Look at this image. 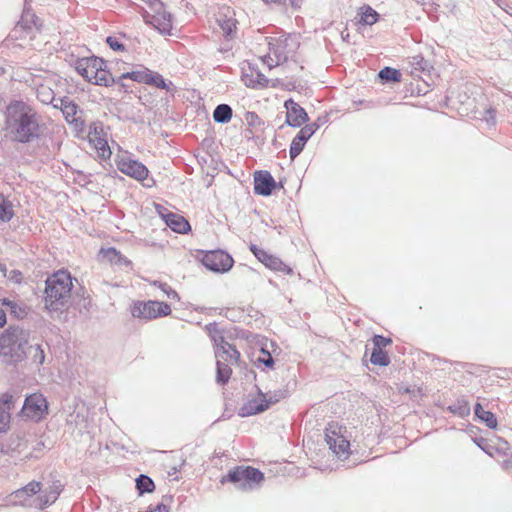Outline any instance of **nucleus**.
Returning a JSON list of instances; mask_svg holds the SVG:
<instances>
[{"label": "nucleus", "instance_id": "nucleus-31", "mask_svg": "<svg viewBox=\"0 0 512 512\" xmlns=\"http://www.w3.org/2000/svg\"><path fill=\"white\" fill-rule=\"evenodd\" d=\"M264 395L267 396L265 397V400L267 401V405L269 408L272 404H275L280 400L287 398L289 396V391L284 386L274 390H267L266 392H264Z\"/></svg>", "mask_w": 512, "mask_h": 512}, {"label": "nucleus", "instance_id": "nucleus-45", "mask_svg": "<svg viewBox=\"0 0 512 512\" xmlns=\"http://www.w3.org/2000/svg\"><path fill=\"white\" fill-rule=\"evenodd\" d=\"M37 500H38L37 506L40 509H44V508L48 507L49 505L53 504L57 499H56L55 494L50 495V493L47 490H45L43 492V494L38 497Z\"/></svg>", "mask_w": 512, "mask_h": 512}, {"label": "nucleus", "instance_id": "nucleus-7", "mask_svg": "<svg viewBox=\"0 0 512 512\" xmlns=\"http://www.w3.org/2000/svg\"><path fill=\"white\" fill-rule=\"evenodd\" d=\"M270 53L276 58V64H281L292 58L300 47L299 36L282 34L279 37H266Z\"/></svg>", "mask_w": 512, "mask_h": 512}, {"label": "nucleus", "instance_id": "nucleus-25", "mask_svg": "<svg viewBox=\"0 0 512 512\" xmlns=\"http://www.w3.org/2000/svg\"><path fill=\"white\" fill-rule=\"evenodd\" d=\"M471 413L470 402L465 397L458 398L453 404H450V414L460 418H466Z\"/></svg>", "mask_w": 512, "mask_h": 512}, {"label": "nucleus", "instance_id": "nucleus-37", "mask_svg": "<svg viewBox=\"0 0 512 512\" xmlns=\"http://www.w3.org/2000/svg\"><path fill=\"white\" fill-rule=\"evenodd\" d=\"M254 362L266 368H272L275 363L274 358L265 347H261L259 355L255 358Z\"/></svg>", "mask_w": 512, "mask_h": 512}, {"label": "nucleus", "instance_id": "nucleus-11", "mask_svg": "<svg viewBox=\"0 0 512 512\" xmlns=\"http://www.w3.org/2000/svg\"><path fill=\"white\" fill-rule=\"evenodd\" d=\"M48 408V401L43 394L32 393L26 396L22 411L32 419L41 420L48 414Z\"/></svg>", "mask_w": 512, "mask_h": 512}, {"label": "nucleus", "instance_id": "nucleus-52", "mask_svg": "<svg viewBox=\"0 0 512 512\" xmlns=\"http://www.w3.org/2000/svg\"><path fill=\"white\" fill-rule=\"evenodd\" d=\"M336 438H343V436L339 435L335 431H332L331 433L327 432L325 435V441L331 451L337 449L338 441L336 440Z\"/></svg>", "mask_w": 512, "mask_h": 512}, {"label": "nucleus", "instance_id": "nucleus-18", "mask_svg": "<svg viewBox=\"0 0 512 512\" xmlns=\"http://www.w3.org/2000/svg\"><path fill=\"white\" fill-rule=\"evenodd\" d=\"M57 101H59V109L62 111L63 116L68 123L75 124L76 126L79 124L83 125V121L77 116L78 113H82V110L73 100L64 96L62 98H58Z\"/></svg>", "mask_w": 512, "mask_h": 512}, {"label": "nucleus", "instance_id": "nucleus-46", "mask_svg": "<svg viewBox=\"0 0 512 512\" xmlns=\"http://www.w3.org/2000/svg\"><path fill=\"white\" fill-rule=\"evenodd\" d=\"M96 148L100 152V155L103 159L110 158L111 150L106 139L97 137Z\"/></svg>", "mask_w": 512, "mask_h": 512}, {"label": "nucleus", "instance_id": "nucleus-43", "mask_svg": "<svg viewBox=\"0 0 512 512\" xmlns=\"http://www.w3.org/2000/svg\"><path fill=\"white\" fill-rule=\"evenodd\" d=\"M244 120H245L246 124L248 125V127H251V128H257V127H260L261 125H263V121L261 120V118L258 116L257 113H255L253 111L246 112L245 116H244Z\"/></svg>", "mask_w": 512, "mask_h": 512}, {"label": "nucleus", "instance_id": "nucleus-49", "mask_svg": "<svg viewBox=\"0 0 512 512\" xmlns=\"http://www.w3.org/2000/svg\"><path fill=\"white\" fill-rule=\"evenodd\" d=\"M41 491V482L38 481H31L28 483L25 487H23L21 490L17 491V493H25L28 496H32L37 494Z\"/></svg>", "mask_w": 512, "mask_h": 512}, {"label": "nucleus", "instance_id": "nucleus-9", "mask_svg": "<svg viewBox=\"0 0 512 512\" xmlns=\"http://www.w3.org/2000/svg\"><path fill=\"white\" fill-rule=\"evenodd\" d=\"M201 263L214 273H226L234 264L232 256L224 250L216 249L202 252Z\"/></svg>", "mask_w": 512, "mask_h": 512}, {"label": "nucleus", "instance_id": "nucleus-29", "mask_svg": "<svg viewBox=\"0 0 512 512\" xmlns=\"http://www.w3.org/2000/svg\"><path fill=\"white\" fill-rule=\"evenodd\" d=\"M256 76L252 74L249 76L245 74V84L247 87L251 88H265L268 86L269 80L268 78L261 73L259 70L255 71Z\"/></svg>", "mask_w": 512, "mask_h": 512}, {"label": "nucleus", "instance_id": "nucleus-26", "mask_svg": "<svg viewBox=\"0 0 512 512\" xmlns=\"http://www.w3.org/2000/svg\"><path fill=\"white\" fill-rule=\"evenodd\" d=\"M135 487L139 496H143L146 493H152L155 490L154 481L145 474H140L135 479Z\"/></svg>", "mask_w": 512, "mask_h": 512}, {"label": "nucleus", "instance_id": "nucleus-20", "mask_svg": "<svg viewBox=\"0 0 512 512\" xmlns=\"http://www.w3.org/2000/svg\"><path fill=\"white\" fill-rule=\"evenodd\" d=\"M148 23L152 24L161 34H170L172 29V15L165 8L155 12Z\"/></svg>", "mask_w": 512, "mask_h": 512}, {"label": "nucleus", "instance_id": "nucleus-19", "mask_svg": "<svg viewBox=\"0 0 512 512\" xmlns=\"http://www.w3.org/2000/svg\"><path fill=\"white\" fill-rule=\"evenodd\" d=\"M162 213L158 211L161 217L164 219L166 225L176 233L186 234L190 231L191 226L189 222L181 215L167 211Z\"/></svg>", "mask_w": 512, "mask_h": 512}, {"label": "nucleus", "instance_id": "nucleus-39", "mask_svg": "<svg viewBox=\"0 0 512 512\" xmlns=\"http://www.w3.org/2000/svg\"><path fill=\"white\" fill-rule=\"evenodd\" d=\"M99 255L102 257V259L107 260L111 264L119 263L120 252L114 247H109L106 249L101 248Z\"/></svg>", "mask_w": 512, "mask_h": 512}, {"label": "nucleus", "instance_id": "nucleus-8", "mask_svg": "<svg viewBox=\"0 0 512 512\" xmlns=\"http://www.w3.org/2000/svg\"><path fill=\"white\" fill-rule=\"evenodd\" d=\"M130 311L134 318L148 321L171 314V307L169 304L161 301H135Z\"/></svg>", "mask_w": 512, "mask_h": 512}, {"label": "nucleus", "instance_id": "nucleus-35", "mask_svg": "<svg viewBox=\"0 0 512 512\" xmlns=\"http://www.w3.org/2000/svg\"><path fill=\"white\" fill-rule=\"evenodd\" d=\"M398 388L401 395H408L415 402L424 395L422 386H398Z\"/></svg>", "mask_w": 512, "mask_h": 512}, {"label": "nucleus", "instance_id": "nucleus-57", "mask_svg": "<svg viewBox=\"0 0 512 512\" xmlns=\"http://www.w3.org/2000/svg\"><path fill=\"white\" fill-rule=\"evenodd\" d=\"M147 3L150 7V9L155 12H159L161 9L164 8V4L161 0H147Z\"/></svg>", "mask_w": 512, "mask_h": 512}, {"label": "nucleus", "instance_id": "nucleus-28", "mask_svg": "<svg viewBox=\"0 0 512 512\" xmlns=\"http://www.w3.org/2000/svg\"><path fill=\"white\" fill-rule=\"evenodd\" d=\"M378 78L383 84L397 83L401 81V72L392 67H384L378 73Z\"/></svg>", "mask_w": 512, "mask_h": 512}, {"label": "nucleus", "instance_id": "nucleus-51", "mask_svg": "<svg viewBox=\"0 0 512 512\" xmlns=\"http://www.w3.org/2000/svg\"><path fill=\"white\" fill-rule=\"evenodd\" d=\"M106 43L110 47V49L114 51H125L124 44L117 37L108 36L106 38Z\"/></svg>", "mask_w": 512, "mask_h": 512}, {"label": "nucleus", "instance_id": "nucleus-1", "mask_svg": "<svg viewBox=\"0 0 512 512\" xmlns=\"http://www.w3.org/2000/svg\"><path fill=\"white\" fill-rule=\"evenodd\" d=\"M4 124L12 142L29 144L42 134L41 116L23 100H12L4 111Z\"/></svg>", "mask_w": 512, "mask_h": 512}, {"label": "nucleus", "instance_id": "nucleus-44", "mask_svg": "<svg viewBox=\"0 0 512 512\" xmlns=\"http://www.w3.org/2000/svg\"><path fill=\"white\" fill-rule=\"evenodd\" d=\"M37 98L42 103L49 104L50 102H54L55 95H54V92L51 89L43 87L40 90H38Z\"/></svg>", "mask_w": 512, "mask_h": 512}, {"label": "nucleus", "instance_id": "nucleus-10", "mask_svg": "<svg viewBox=\"0 0 512 512\" xmlns=\"http://www.w3.org/2000/svg\"><path fill=\"white\" fill-rule=\"evenodd\" d=\"M472 442L490 457H505L511 454L510 444L507 440L497 437L496 441L482 436H473Z\"/></svg>", "mask_w": 512, "mask_h": 512}, {"label": "nucleus", "instance_id": "nucleus-5", "mask_svg": "<svg viewBox=\"0 0 512 512\" xmlns=\"http://www.w3.org/2000/svg\"><path fill=\"white\" fill-rule=\"evenodd\" d=\"M75 69L79 75L92 84L109 87L116 83L115 77L106 70V62L102 58L91 56L78 59Z\"/></svg>", "mask_w": 512, "mask_h": 512}, {"label": "nucleus", "instance_id": "nucleus-27", "mask_svg": "<svg viewBox=\"0 0 512 512\" xmlns=\"http://www.w3.org/2000/svg\"><path fill=\"white\" fill-rule=\"evenodd\" d=\"M233 110L228 104H219L213 111V119L216 123L226 124L232 118Z\"/></svg>", "mask_w": 512, "mask_h": 512}, {"label": "nucleus", "instance_id": "nucleus-36", "mask_svg": "<svg viewBox=\"0 0 512 512\" xmlns=\"http://www.w3.org/2000/svg\"><path fill=\"white\" fill-rule=\"evenodd\" d=\"M1 301L2 305L9 309L10 313L16 318H23L26 315L25 309L19 306L15 301L8 298H3Z\"/></svg>", "mask_w": 512, "mask_h": 512}, {"label": "nucleus", "instance_id": "nucleus-41", "mask_svg": "<svg viewBox=\"0 0 512 512\" xmlns=\"http://www.w3.org/2000/svg\"><path fill=\"white\" fill-rule=\"evenodd\" d=\"M411 64L413 66V70L411 73L415 76H418L416 74L417 72H424V71L428 70V67H429L428 62L421 55L414 56L412 58Z\"/></svg>", "mask_w": 512, "mask_h": 512}, {"label": "nucleus", "instance_id": "nucleus-22", "mask_svg": "<svg viewBox=\"0 0 512 512\" xmlns=\"http://www.w3.org/2000/svg\"><path fill=\"white\" fill-rule=\"evenodd\" d=\"M148 74H149V69L145 68V67H141V69H139V70H133V71L125 72V73L121 74L118 78H115V80H116L115 84H118L124 90V92H128V87L126 86V84H124L122 82L123 80L130 79V80L138 82V83L146 84Z\"/></svg>", "mask_w": 512, "mask_h": 512}, {"label": "nucleus", "instance_id": "nucleus-54", "mask_svg": "<svg viewBox=\"0 0 512 512\" xmlns=\"http://www.w3.org/2000/svg\"><path fill=\"white\" fill-rule=\"evenodd\" d=\"M62 489H63V484L59 480H53L52 484L46 490L50 493V495L55 494L56 499H58Z\"/></svg>", "mask_w": 512, "mask_h": 512}, {"label": "nucleus", "instance_id": "nucleus-13", "mask_svg": "<svg viewBox=\"0 0 512 512\" xmlns=\"http://www.w3.org/2000/svg\"><path fill=\"white\" fill-rule=\"evenodd\" d=\"M473 94L470 86H462L457 95L453 97L452 108L462 116L473 113L477 107L476 98L472 96Z\"/></svg>", "mask_w": 512, "mask_h": 512}, {"label": "nucleus", "instance_id": "nucleus-50", "mask_svg": "<svg viewBox=\"0 0 512 512\" xmlns=\"http://www.w3.org/2000/svg\"><path fill=\"white\" fill-rule=\"evenodd\" d=\"M154 284L157 285L167 295L169 299H180L178 293L174 289H172L167 283L156 281Z\"/></svg>", "mask_w": 512, "mask_h": 512}, {"label": "nucleus", "instance_id": "nucleus-55", "mask_svg": "<svg viewBox=\"0 0 512 512\" xmlns=\"http://www.w3.org/2000/svg\"><path fill=\"white\" fill-rule=\"evenodd\" d=\"M261 60L264 64H266L268 66L269 69H272L279 65V64H276V58L270 52L268 54L264 55L261 58Z\"/></svg>", "mask_w": 512, "mask_h": 512}, {"label": "nucleus", "instance_id": "nucleus-64", "mask_svg": "<svg viewBox=\"0 0 512 512\" xmlns=\"http://www.w3.org/2000/svg\"><path fill=\"white\" fill-rule=\"evenodd\" d=\"M244 136H245V138H247V139H251V138H253V137H254V133H253V130H252V128H251V127H248V128H246V129L244 130Z\"/></svg>", "mask_w": 512, "mask_h": 512}, {"label": "nucleus", "instance_id": "nucleus-61", "mask_svg": "<svg viewBox=\"0 0 512 512\" xmlns=\"http://www.w3.org/2000/svg\"><path fill=\"white\" fill-rule=\"evenodd\" d=\"M151 510L152 512H169V507L167 503L161 502Z\"/></svg>", "mask_w": 512, "mask_h": 512}, {"label": "nucleus", "instance_id": "nucleus-59", "mask_svg": "<svg viewBox=\"0 0 512 512\" xmlns=\"http://www.w3.org/2000/svg\"><path fill=\"white\" fill-rule=\"evenodd\" d=\"M466 433L471 437V439L473 438V436H479L478 435V432L480 431V428L475 426V425H472V424H468L466 426V429H465Z\"/></svg>", "mask_w": 512, "mask_h": 512}, {"label": "nucleus", "instance_id": "nucleus-60", "mask_svg": "<svg viewBox=\"0 0 512 512\" xmlns=\"http://www.w3.org/2000/svg\"><path fill=\"white\" fill-rule=\"evenodd\" d=\"M271 254H269L267 251L265 250H261L257 256H255L261 263H263L264 265L267 263L269 257H270Z\"/></svg>", "mask_w": 512, "mask_h": 512}, {"label": "nucleus", "instance_id": "nucleus-15", "mask_svg": "<svg viewBox=\"0 0 512 512\" xmlns=\"http://www.w3.org/2000/svg\"><path fill=\"white\" fill-rule=\"evenodd\" d=\"M254 193L260 196H270L280 186L267 170H259L254 173Z\"/></svg>", "mask_w": 512, "mask_h": 512}, {"label": "nucleus", "instance_id": "nucleus-3", "mask_svg": "<svg viewBox=\"0 0 512 512\" xmlns=\"http://www.w3.org/2000/svg\"><path fill=\"white\" fill-rule=\"evenodd\" d=\"M29 331L11 325L0 334V362L6 366H17L28 355Z\"/></svg>", "mask_w": 512, "mask_h": 512}, {"label": "nucleus", "instance_id": "nucleus-2", "mask_svg": "<svg viewBox=\"0 0 512 512\" xmlns=\"http://www.w3.org/2000/svg\"><path fill=\"white\" fill-rule=\"evenodd\" d=\"M71 274L64 269L49 275L45 280L44 302L50 313H62L70 305L73 288Z\"/></svg>", "mask_w": 512, "mask_h": 512}, {"label": "nucleus", "instance_id": "nucleus-40", "mask_svg": "<svg viewBox=\"0 0 512 512\" xmlns=\"http://www.w3.org/2000/svg\"><path fill=\"white\" fill-rule=\"evenodd\" d=\"M28 353L32 354V360L34 363L39 365L43 364L45 360V353L41 345L36 344L33 346L29 344Z\"/></svg>", "mask_w": 512, "mask_h": 512}, {"label": "nucleus", "instance_id": "nucleus-4", "mask_svg": "<svg viewBox=\"0 0 512 512\" xmlns=\"http://www.w3.org/2000/svg\"><path fill=\"white\" fill-rule=\"evenodd\" d=\"M216 361V381L218 384H226L231 376V365H238L240 359L239 351L225 340L223 335L218 338L213 336Z\"/></svg>", "mask_w": 512, "mask_h": 512}, {"label": "nucleus", "instance_id": "nucleus-23", "mask_svg": "<svg viewBox=\"0 0 512 512\" xmlns=\"http://www.w3.org/2000/svg\"><path fill=\"white\" fill-rule=\"evenodd\" d=\"M474 419L485 424L489 429H496L498 426L496 415L490 410H485L480 402L474 405Z\"/></svg>", "mask_w": 512, "mask_h": 512}, {"label": "nucleus", "instance_id": "nucleus-58", "mask_svg": "<svg viewBox=\"0 0 512 512\" xmlns=\"http://www.w3.org/2000/svg\"><path fill=\"white\" fill-rule=\"evenodd\" d=\"M206 329L209 332V335L211 339L213 340V336H216L218 338L219 335H222L221 332L218 329V326L216 323H210L206 326Z\"/></svg>", "mask_w": 512, "mask_h": 512}, {"label": "nucleus", "instance_id": "nucleus-30", "mask_svg": "<svg viewBox=\"0 0 512 512\" xmlns=\"http://www.w3.org/2000/svg\"><path fill=\"white\" fill-rule=\"evenodd\" d=\"M265 266L271 270L282 272L287 275L293 274V269L289 265L285 264L280 258L274 255H270Z\"/></svg>", "mask_w": 512, "mask_h": 512}, {"label": "nucleus", "instance_id": "nucleus-53", "mask_svg": "<svg viewBox=\"0 0 512 512\" xmlns=\"http://www.w3.org/2000/svg\"><path fill=\"white\" fill-rule=\"evenodd\" d=\"M313 136V130L305 126L301 127L295 137L300 138L301 141L307 143V141Z\"/></svg>", "mask_w": 512, "mask_h": 512}, {"label": "nucleus", "instance_id": "nucleus-38", "mask_svg": "<svg viewBox=\"0 0 512 512\" xmlns=\"http://www.w3.org/2000/svg\"><path fill=\"white\" fill-rule=\"evenodd\" d=\"M338 441L337 449H334L332 452L339 458V459H346L349 455V449H350V443L349 441L343 436V438H336Z\"/></svg>", "mask_w": 512, "mask_h": 512}, {"label": "nucleus", "instance_id": "nucleus-42", "mask_svg": "<svg viewBox=\"0 0 512 512\" xmlns=\"http://www.w3.org/2000/svg\"><path fill=\"white\" fill-rule=\"evenodd\" d=\"M305 144L300 138H293L289 149V156L292 161L303 151Z\"/></svg>", "mask_w": 512, "mask_h": 512}, {"label": "nucleus", "instance_id": "nucleus-21", "mask_svg": "<svg viewBox=\"0 0 512 512\" xmlns=\"http://www.w3.org/2000/svg\"><path fill=\"white\" fill-rule=\"evenodd\" d=\"M379 13L370 5L361 6L355 17V24L358 26H371L379 20Z\"/></svg>", "mask_w": 512, "mask_h": 512}, {"label": "nucleus", "instance_id": "nucleus-33", "mask_svg": "<svg viewBox=\"0 0 512 512\" xmlns=\"http://www.w3.org/2000/svg\"><path fill=\"white\" fill-rule=\"evenodd\" d=\"M370 362L373 365L388 366L390 364V358L384 349L374 348L371 351Z\"/></svg>", "mask_w": 512, "mask_h": 512}, {"label": "nucleus", "instance_id": "nucleus-17", "mask_svg": "<svg viewBox=\"0 0 512 512\" xmlns=\"http://www.w3.org/2000/svg\"><path fill=\"white\" fill-rule=\"evenodd\" d=\"M16 399L9 392L0 395V434L5 433L10 427L11 411Z\"/></svg>", "mask_w": 512, "mask_h": 512}, {"label": "nucleus", "instance_id": "nucleus-6", "mask_svg": "<svg viewBox=\"0 0 512 512\" xmlns=\"http://www.w3.org/2000/svg\"><path fill=\"white\" fill-rule=\"evenodd\" d=\"M264 480V473L252 466H236L223 475L221 484L231 483L241 491L256 489Z\"/></svg>", "mask_w": 512, "mask_h": 512}, {"label": "nucleus", "instance_id": "nucleus-34", "mask_svg": "<svg viewBox=\"0 0 512 512\" xmlns=\"http://www.w3.org/2000/svg\"><path fill=\"white\" fill-rule=\"evenodd\" d=\"M147 85L155 86L159 89L170 90V86H173L172 82L166 83L163 76L157 72L149 70Z\"/></svg>", "mask_w": 512, "mask_h": 512}, {"label": "nucleus", "instance_id": "nucleus-14", "mask_svg": "<svg viewBox=\"0 0 512 512\" xmlns=\"http://www.w3.org/2000/svg\"><path fill=\"white\" fill-rule=\"evenodd\" d=\"M117 168L125 175L136 179L137 181H144L147 179L149 171L147 167L134 159L129 157H122L117 161Z\"/></svg>", "mask_w": 512, "mask_h": 512}, {"label": "nucleus", "instance_id": "nucleus-16", "mask_svg": "<svg viewBox=\"0 0 512 512\" xmlns=\"http://www.w3.org/2000/svg\"><path fill=\"white\" fill-rule=\"evenodd\" d=\"M284 106L287 110L285 124L297 128L308 122L307 112L293 99L286 100Z\"/></svg>", "mask_w": 512, "mask_h": 512}, {"label": "nucleus", "instance_id": "nucleus-24", "mask_svg": "<svg viewBox=\"0 0 512 512\" xmlns=\"http://www.w3.org/2000/svg\"><path fill=\"white\" fill-rule=\"evenodd\" d=\"M474 117L485 122L487 126L493 127L496 124V114L492 107L478 106L473 111Z\"/></svg>", "mask_w": 512, "mask_h": 512}, {"label": "nucleus", "instance_id": "nucleus-32", "mask_svg": "<svg viewBox=\"0 0 512 512\" xmlns=\"http://www.w3.org/2000/svg\"><path fill=\"white\" fill-rule=\"evenodd\" d=\"M14 216L12 202L3 194H0V220L9 222Z\"/></svg>", "mask_w": 512, "mask_h": 512}, {"label": "nucleus", "instance_id": "nucleus-56", "mask_svg": "<svg viewBox=\"0 0 512 512\" xmlns=\"http://www.w3.org/2000/svg\"><path fill=\"white\" fill-rule=\"evenodd\" d=\"M261 60L264 64H266L268 66L269 69H272L279 65V64H276V58L270 52L268 54L264 55L261 58Z\"/></svg>", "mask_w": 512, "mask_h": 512}, {"label": "nucleus", "instance_id": "nucleus-48", "mask_svg": "<svg viewBox=\"0 0 512 512\" xmlns=\"http://www.w3.org/2000/svg\"><path fill=\"white\" fill-rule=\"evenodd\" d=\"M217 21L219 22V25L224 32V35L226 37H230L236 28L234 20L233 19H223V20L218 19Z\"/></svg>", "mask_w": 512, "mask_h": 512}, {"label": "nucleus", "instance_id": "nucleus-63", "mask_svg": "<svg viewBox=\"0 0 512 512\" xmlns=\"http://www.w3.org/2000/svg\"><path fill=\"white\" fill-rule=\"evenodd\" d=\"M249 249H250V251L253 253V255H254V256H257V255H258V253L262 250L261 248H259V247H258L257 245H255V244H251V245L249 246Z\"/></svg>", "mask_w": 512, "mask_h": 512}, {"label": "nucleus", "instance_id": "nucleus-12", "mask_svg": "<svg viewBox=\"0 0 512 512\" xmlns=\"http://www.w3.org/2000/svg\"><path fill=\"white\" fill-rule=\"evenodd\" d=\"M254 387L256 388V394H249L247 400L238 409V415L242 418L262 413L268 409L264 391L259 386Z\"/></svg>", "mask_w": 512, "mask_h": 512}, {"label": "nucleus", "instance_id": "nucleus-47", "mask_svg": "<svg viewBox=\"0 0 512 512\" xmlns=\"http://www.w3.org/2000/svg\"><path fill=\"white\" fill-rule=\"evenodd\" d=\"M372 343L374 348L384 349L386 346L392 344V339L390 337L376 334L372 337Z\"/></svg>", "mask_w": 512, "mask_h": 512}, {"label": "nucleus", "instance_id": "nucleus-62", "mask_svg": "<svg viewBox=\"0 0 512 512\" xmlns=\"http://www.w3.org/2000/svg\"><path fill=\"white\" fill-rule=\"evenodd\" d=\"M6 321V313L3 309L0 308V328L6 324Z\"/></svg>", "mask_w": 512, "mask_h": 512}]
</instances>
